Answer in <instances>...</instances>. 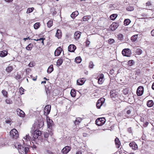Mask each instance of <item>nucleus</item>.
<instances>
[{
  "mask_svg": "<svg viewBox=\"0 0 154 154\" xmlns=\"http://www.w3.org/2000/svg\"><path fill=\"white\" fill-rule=\"evenodd\" d=\"M32 132L33 134H32L31 137H30L29 134H26L24 137L23 139L26 141H35L38 137V136H40L42 134L41 131L38 129H35V127L33 126L32 128Z\"/></svg>",
  "mask_w": 154,
  "mask_h": 154,
  "instance_id": "f257e3e1",
  "label": "nucleus"
},
{
  "mask_svg": "<svg viewBox=\"0 0 154 154\" xmlns=\"http://www.w3.org/2000/svg\"><path fill=\"white\" fill-rule=\"evenodd\" d=\"M10 135L13 138L16 139L19 136L18 131L15 129H13L10 132Z\"/></svg>",
  "mask_w": 154,
  "mask_h": 154,
  "instance_id": "f03ea898",
  "label": "nucleus"
},
{
  "mask_svg": "<svg viewBox=\"0 0 154 154\" xmlns=\"http://www.w3.org/2000/svg\"><path fill=\"white\" fill-rule=\"evenodd\" d=\"M122 54L124 56L130 57L131 54V52L129 48H125L122 51Z\"/></svg>",
  "mask_w": 154,
  "mask_h": 154,
  "instance_id": "7ed1b4c3",
  "label": "nucleus"
},
{
  "mask_svg": "<svg viewBox=\"0 0 154 154\" xmlns=\"http://www.w3.org/2000/svg\"><path fill=\"white\" fill-rule=\"evenodd\" d=\"M106 120L104 117L97 119L95 121L97 125H103L106 122Z\"/></svg>",
  "mask_w": 154,
  "mask_h": 154,
  "instance_id": "20e7f679",
  "label": "nucleus"
},
{
  "mask_svg": "<svg viewBox=\"0 0 154 154\" xmlns=\"http://www.w3.org/2000/svg\"><path fill=\"white\" fill-rule=\"evenodd\" d=\"M105 100L104 98H101L97 100L96 104V106L97 108H100L101 106L104 104Z\"/></svg>",
  "mask_w": 154,
  "mask_h": 154,
  "instance_id": "39448f33",
  "label": "nucleus"
},
{
  "mask_svg": "<svg viewBox=\"0 0 154 154\" xmlns=\"http://www.w3.org/2000/svg\"><path fill=\"white\" fill-rule=\"evenodd\" d=\"M110 97L114 99L118 98L119 94L118 92L116 91V90H113L110 91Z\"/></svg>",
  "mask_w": 154,
  "mask_h": 154,
  "instance_id": "423d86ee",
  "label": "nucleus"
},
{
  "mask_svg": "<svg viewBox=\"0 0 154 154\" xmlns=\"http://www.w3.org/2000/svg\"><path fill=\"white\" fill-rule=\"evenodd\" d=\"M144 92V88L142 86H139L137 90L136 94L137 96H141Z\"/></svg>",
  "mask_w": 154,
  "mask_h": 154,
  "instance_id": "0eeeda50",
  "label": "nucleus"
},
{
  "mask_svg": "<svg viewBox=\"0 0 154 154\" xmlns=\"http://www.w3.org/2000/svg\"><path fill=\"white\" fill-rule=\"evenodd\" d=\"M51 106L50 105H48L45 107L44 109V114L47 116L50 112Z\"/></svg>",
  "mask_w": 154,
  "mask_h": 154,
  "instance_id": "6e6552de",
  "label": "nucleus"
},
{
  "mask_svg": "<svg viewBox=\"0 0 154 154\" xmlns=\"http://www.w3.org/2000/svg\"><path fill=\"white\" fill-rule=\"evenodd\" d=\"M17 113L18 115L21 117H24L25 116L24 112L19 108H18L16 110Z\"/></svg>",
  "mask_w": 154,
  "mask_h": 154,
  "instance_id": "1a4fd4ad",
  "label": "nucleus"
},
{
  "mask_svg": "<svg viewBox=\"0 0 154 154\" xmlns=\"http://www.w3.org/2000/svg\"><path fill=\"white\" fill-rule=\"evenodd\" d=\"M98 83L99 84H102L104 81V75L102 73L100 74L98 76Z\"/></svg>",
  "mask_w": 154,
  "mask_h": 154,
  "instance_id": "9d476101",
  "label": "nucleus"
},
{
  "mask_svg": "<svg viewBox=\"0 0 154 154\" xmlns=\"http://www.w3.org/2000/svg\"><path fill=\"white\" fill-rule=\"evenodd\" d=\"M71 149L70 146H66L62 150L61 152L63 154H66Z\"/></svg>",
  "mask_w": 154,
  "mask_h": 154,
  "instance_id": "9b49d317",
  "label": "nucleus"
},
{
  "mask_svg": "<svg viewBox=\"0 0 154 154\" xmlns=\"http://www.w3.org/2000/svg\"><path fill=\"white\" fill-rule=\"evenodd\" d=\"M62 51V49L60 47H58L54 52V55L55 56H59Z\"/></svg>",
  "mask_w": 154,
  "mask_h": 154,
  "instance_id": "f8f14e48",
  "label": "nucleus"
},
{
  "mask_svg": "<svg viewBox=\"0 0 154 154\" xmlns=\"http://www.w3.org/2000/svg\"><path fill=\"white\" fill-rule=\"evenodd\" d=\"M119 24L116 23H113L110 26V28L112 31L115 30L118 27Z\"/></svg>",
  "mask_w": 154,
  "mask_h": 154,
  "instance_id": "ddd939ff",
  "label": "nucleus"
},
{
  "mask_svg": "<svg viewBox=\"0 0 154 154\" xmlns=\"http://www.w3.org/2000/svg\"><path fill=\"white\" fill-rule=\"evenodd\" d=\"M86 81L85 78L79 79L77 80V84L78 85H83Z\"/></svg>",
  "mask_w": 154,
  "mask_h": 154,
  "instance_id": "4468645a",
  "label": "nucleus"
},
{
  "mask_svg": "<svg viewBox=\"0 0 154 154\" xmlns=\"http://www.w3.org/2000/svg\"><path fill=\"white\" fill-rule=\"evenodd\" d=\"M76 48L74 45H70L68 46V50L70 52H74L76 49Z\"/></svg>",
  "mask_w": 154,
  "mask_h": 154,
  "instance_id": "2eb2a0df",
  "label": "nucleus"
},
{
  "mask_svg": "<svg viewBox=\"0 0 154 154\" xmlns=\"http://www.w3.org/2000/svg\"><path fill=\"white\" fill-rule=\"evenodd\" d=\"M29 151V147H25L24 148V151L22 150L21 149L19 150V152L20 154H27Z\"/></svg>",
  "mask_w": 154,
  "mask_h": 154,
  "instance_id": "dca6fc26",
  "label": "nucleus"
},
{
  "mask_svg": "<svg viewBox=\"0 0 154 154\" xmlns=\"http://www.w3.org/2000/svg\"><path fill=\"white\" fill-rule=\"evenodd\" d=\"M34 41H39V43L42 44V45H44V40H45V38L44 37L38 38L37 39H32Z\"/></svg>",
  "mask_w": 154,
  "mask_h": 154,
  "instance_id": "f3484780",
  "label": "nucleus"
},
{
  "mask_svg": "<svg viewBox=\"0 0 154 154\" xmlns=\"http://www.w3.org/2000/svg\"><path fill=\"white\" fill-rule=\"evenodd\" d=\"M129 145L133 149L136 150L137 149V145L135 142H131L129 143Z\"/></svg>",
  "mask_w": 154,
  "mask_h": 154,
  "instance_id": "a211bd4d",
  "label": "nucleus"
},
{
  "mask_svg": "<svg viewBox=\"0 0 154 154\" xmlns=\"http://www.w3.org/2000/svg\"><path fill=\"white\" fill-rule=\"evenodd\" d=\"M81 32L79 31L76 32L74 34V38L76 40H78L80 37Z\"/></svg>",
  "mask_w": 154,
  "mask_h": 154,
  "instance_id": "6ab92c4d",
  "label": "nucleus"
},
{
  "mask_svg": "<svg viewBox=\"0 0 154 154\" xmlns=\"http://www.w3.org/2000/svg\"><path fill=\"white\" fill-rule=\"evenodd\" d=\"M62 35V33L60 30L58 29L55 35V36L58 38H60Z\"/></svg>",
  "mask_w": 154,
  "mask_h": 154,
  "instance_id": "aec40b11",
  "label": "nucleus"
},
{
  "mask_svg": "<svg viewBox=\"0 0 154 154\" xmlns=\"http://www.w3.org/2000/svg\"><path fill=\"white\" fill-rule=\"evenodd\" d=\"M14 146L15 147L17 148L18 150L21 149V146H22L20 143L19 142L16 141L14 143Z\"/></svg>",
  "mask_w": 154,
  "mask_h": 154,
  "instance_id": "412c9836",
  "label": "nucleus"
},
{
  "mask_svg": "<svg viewBox=\"0 0 154 154\" xmlns=\"http://www.w3.org/2000/svg\"><path fill=\"white\" fill-rule=\"evenodd\" d=\"M13 69L14 68L12 66H9L6 68L5 70L7 73H9L12 71Z\"/></svg>",
  "mask_w": 154,
  "mask_h": 154,
  "instance_id": "4be33fe9",
  "label": "nucleus"
},
{
  "mask_svg": "<svg viewBox=\"0 0 154 154\" xmlns=\"http://www.w3.org/2000/svg\"><path fill=\"white\" fill-rule=\"evenodd\" d=\"M79 13L77 11H76L73 12L71 14V17L73 19H74L75 17L79 15Z\"/></svg>",
  "mask_w": 154,
  "mask_h": 154,
  "instance_id": "5701e85b",
  "label": "nucleus"
},
{
  "mask_svg": "<svg viewBox=\"0 0 154 154\" xmlns=\"http://www.w3.org/2000/svg\"><path fill=\"white\" fill-rule=\"evenodd\" d=\"M8 54V52L7 51L3 50L0 51V57H4L6 56Z\"/></svg>",
  "mask_w": 154,
  "mask_h": 154,
  "instance_id": "b1692460",
  "label": "nucleus"
},
{
  "mask_svg": "<svg viewBox=\"0 0 154 154\" xmlns=\"http://www.w3.org/2000/svg\"><path fill=\"white\" fill-rule=\"evenodd\" d=\"M82 120V119L79 117L76 118L74 122V124L76 125L79 124Z\"/></svg>",
  "mask_w": 154,
  "mask_h": 154,
  "instance_id": "393cba45",
  "label": "nucleus"
},
{
  "mask_svg": "<svg viewBox=\"0 0 154 154\" xmlns=\"http://www.w3.org/2000/svg\"><path fill=\"white\" fill-rule=\"evenodd\" d=\"M52 126H48V131L51 135H52L53 134Z\"/></svg>",
  "mask_w": 154,
  "mask_h": 154,
  "instance_id": "a878e982",
  "label": "nucleus"
},
{
  "mask_svg": "<svg viewBox=\"0 0 154 154\" xmlns=\"http://www.w3.org/2000/svg\"><path fill=\"white\" fill-rule=\"evenodd\" d=\"M63 61V59L61 57L57 61V66H59L62 64Z\"/></svg>",
  "mask_w": 154,
  "mask_h": 154,
  "instance_id": "bb28decb",
  "label": "nucleus"
},
{
  "mask_svg": "<svg viewBox=\"0 0 154 154\" xmlns=\"http://www.w3.org/2000/svg\"><path fill=\"white\" fill-rule=\"evenodd\" d=\"M47 125H52L53 124V122L52 120L50 119L48 117H47Z\"/></svg>",
  "mask_w": 154,
  "mask_h": 154,
  "instance_id": "cd10ccee",
  "label": "nucleus"
},
{
  "mask_svg": "<svg viewBox=\"0 0 154 154\" xmlns=\"http://www.w3.org/2000/svg\"><path fill=\"white\" fill-rule=\"evenodd\" d=\"M53 70V66L52 64H51L48 67L47 70V72L49 74L51 73Z\"/></svg>",
  "mask_w": 154,
  "mask_h": 154,
  "instance_id": "c85d7f7f",
  "label": "nucleus"
},
{
  "mask_svg": "<svg viewBox=\"0 0 154 154\" xmlns=\"http://www.w3.org/2000/svg\"><path fill=\"white\" fill-rule=\"evenodd\" d=\"M5 122L7 124L11 125L13 122L12 119L9 117H7V118H5Z\"/></svg>",
  "mask_w": 154,
  "mask_h": 154,
  "instance_id": "c756f323",
  "label": "nucleus"
},
{
  "mask_svg": "<svg viewBox=\"0 0 154 154\" xmlns=\"http://www.w3.org/2000/svg\"><path fill=\"white\" fill-rule=\"evenodd\" d=\"M115 144L117 146V148H119L120 146L121 143L119 140V139L117 137H116V138L115 139Z\"/></svg>",
  "mask_w": 154,
  "mask_h": 154,
  "instance_id": "7c9ffc66",
  "label": "nucleus"
},
{
  "mask_svg": "<svg viewBox=\"0 0 154 154\" xmlns=\"http://www.w3.org/2000/svg\"><path fill=\"white\" fill-rule=\"evenodd\" d=\"M33 47L32 44H29L26 48V49L28 51H31Z\"/></svg>",
  "mask_w": 154,
  "mask_h": 154,
  "instance_id": "2f4dec72",
  "label": "nucleus"
},
{
  "mask_svg": "<svg viewBox=\"0 0 154 154\" xmlns=\"http://www.w3.org/2000/svg\"><path fill=\"white\" fill-rule=\"evenodd\" d=\"M91 16L90 15L85 16H84L82 18V20L83 21H88L91 18Z\"/></svg>",
  "mask_w": 154,
  "mask_h": 154,
  "instance_id": "473e14b6",
  "label": "nucleus"
},
{
  "mask_svg": "<svg viewBox=\"0 0 154 154\" xmlns=\"http://www.w3.org/2000/svg\"><path fill=\"white\" fill-rule=\"evenodd\" d=\"M117 16L118 15L117 14H113L110 16L109 17L111 20H114L116 18Z\"/></svg>",
  "mask_w": 154,
  "mask_h": 154,
  "instance_id": "72a5a7b5",
  "label": "nucleus"
},
{
  "mask_svg": "<svg viewBox=\"0 0 154 154\" xmlns=\"http://www.w3.org/2000/svg\"><path fill=\"white\" fill-rule=\"evenodd\" d=\"M153 102L152 100H148L147 102V105L149 107H152L153 106Z\"/></svg>",
  "mask_w": 154,
  "mask_h": 154,
  "instance_id": "f704fd0d",
  "label": "nucleus"
},
{
  "mask_svg": "<svg viewBox=\"0 0 154 154\" xmlns=\"http://www.w3.org/2000/svg\"><path fill=\"white\" fill-rule=\"evenodd\" d=\"M2 94L3 96L5 97H8V93L7 91L5 90H3L2 91Z\"/></svg>",
  "mask_w": 154,
  "mask_h": 154,
  "instance_id": "c9c22d12",
  "label": "nucleus"
},
{
  "mask_svg": "<svg viewBox=\"0 0 154 154\" xmlns=\"http://www.w3.org/2000/svg\"><path fill=\"white\" fill-rule=\"evenodd\" d=\"M53 25V21L52 20H49L47 23V26L48 27L50 28Z\"/></svg>",
  "mask_w": 154,
  "mask_h": 154,
  "instance_id": "e433bc0d",
  "label": "nucleus"
},
{
  "mask_svg": "<svg viewBox=\"0 0 154 154\" xmlns=\"http://www.w3.org/2000/svg\"><path fill=\"white\" fill-rule=\"evenodd\" d=\"M138 35H135L132 36L131 38V40L132 42H134L136 41L138 37Z\"/></svg>",
  "mask_w": 154,
  "mask_h": 154,
  "instance_id": "4c0bfd02",
  "label": "nucleus"
},
{
  "mask_svg": "<svg viewBox=\"0 0 154 154\" xmlns=\"http://www.w3.org/2000/svg\"><path fill=\"white\" fill-rule=\"evenodd\" d=\"M131 22V20L128 19H125L124 22V23L125 26L128 25Z\"/></svg>",
  "mask_w": 154,
  "mask_h": 154,
  "instance_id": "58836bf2",
  "label": "nucleus"
},
{
  "mask_svg": "<svg viewBox=\"0 0 154 154\" xmlns=\"http://www.w3.org/2000/svg\"><path fill=\"white\" fill-rule=\"evenodd\" d=\"M40 26V24L39 22L36 23L34 25V28L35 29H38Z\"/></svg>",
  "mask_w": 154,
  "mask_h": 154,
  "instance_id": "ea45409f",
  "label": "nucleus"
},
{
  "mask_svg": "<svg viewBox=\"0 0 154 154\" xmlns=\"http://www.w3.org/2000/svg\"><path fill=\"white\" fill-rule=\"evenodd\" d=\"M70 94L72 97H75L76 95V91L74 90H72L70 92Z\"/></svg>",
  "mask_w": 154,
  "mask_h": 154,
  "instance_id": "a19ab883",
  "label": "nucleus"
},
{
  "mask_svg": "<svg viewBox=\"0 0 154 154\" xmlns=\"http://www.w3.org/2000/svg\"><path fill=\"white\" fill-rule=\"evenodd\" d=\"M82 59L81 57H77L75 59V62L78 63H80Z\"/></svg>",
  "mask_w": 154,
  "mask_h": 154,
  "instance_id": "79ce46f5",
  "label": "nucleus"
},
{
  "mask_svg": "<svg viewBox=\"0 0 154 154\" xmlns=\"http://www.w3.org/2000/svg\"><path fill=\"white\" fill-rule=\"evenodd\" d=\"M134 8L132 6H129L126 8V10L128 11H132L134 10Z\"/></svg>",
  "mask_w": 154,
  "mask_h": 154,
  "instance_id": "37998d69",
  "label": "nucleus"
},
{
  "mask_svg": "<svg viewBox=\"0 0 154 154\" xmlns=\"http://www.w3.org/2000/svg\"><path fill=\"white\" fill-rule=\"evenodd\" d=\"M117 36L118 38L120 40H122L123 39V35L122 34L119 33Z\"/></svg>",
  "mask_w": 154,
  "mask_h": 154,
  "instance_id": "c03bdc74",
  "label": "nucleus"
},
{
  "mask_svg": "<svg viewBox=\"0 0 154 154\" xmlns=\"http://www.w3.org/2000/svg\"><path fill=\"white\" fill-rule=\"evenodd\" d=\"M136 52L137 54L140 55L142 54V51L140 49L137 48L136 50Z\"/></svg>",
  "mask_w": 154,
  "mask_h": 154,
  "instance_id": "a18cd8bd",
  "label": "nucleus"
},
{
  "mask_svg": "<svg viewBox=\"0 0 154 154\" xmlns=\"http://www.w3.org/2000/svg\"><path fill=\"white\" fill-rule=\"evenodd\" d=\"M134 62L133 60H129L128 62V65L130 66L133 65Z\"/></svg>",
  "mask_w": 154,
  "mask_h": 154,
  "instance_id": "49530a36",
  "label": "nucleus"
},
{
  "mask_svg": "<svg viewBox=\"0 0 154 154\" xmlns=\"http://www.w3.org/2000/svg\"><path fill=\"white\" fill-rule=\"evenodd\" d=\"M34 9V8L33 7L28 8L26 12L28 14L32 12L33 11Z\"/></svg>",
  "mask_w": 154,
  "mask_h": 154,
  "instance_id": "de8ad7c7",
  "label": "nucleus"
},
{
  "mask_svg": "<svg viewBox=\"0 0 154 154\" xmlns=\"http://www.w3.org/2000/svg\"><path fill=\"white\" fill-rule=\"evenodd\" d=\"M5 102L7 104H11L12 103V101L10 98L6 99Z\"/></svg>",
  "mask_w": 154,
  "mask_h": 154,
  "instance_id": "09e8293b",
  "label": "nucleus"
},
{
  "mask_svg": "<svg viewBox=\"0 0 154 154\" xmlns=\"http://www.w3.org/2000/svg\"><path fill=\"white\" fill-rule=\"evenodd\" d=\"M38 125H44V122L43 120L42 119H40L38 120Z\"/></svg>",
  "mask_w": 154,
  "mask_h": 154,
  "instance_id": "8fccbe9b",
  "label": "nucleus"
},
{
  "mask_svg": "<svg viewBox=\"0 0 154 154\" xmlns=\"http://www.w3.org/2000/svg\"><path fill=\"white\" fill-rule=\"evenodd\" d=\"M108 42L109 44H112L115 42V40L113 39L110 38L108 40Z\"/></svg>",
  "mask_w": 154,
  "mask_h": 154,
  "instance_id": "3c124183",
  "label": "nucleus"
},
{
  "mask_svg": "<svg viewBox=\"0 0 154 154\" xmlns=\"http://www.w3.org/2000/svg\"><path fill=\"white\" fill-rule=\"evenodd\" d=\"M49 134H48L47 132H45L43 134L44 137L45 138L47 139L49 136Z\"/></svg>",
  "mask_w": 154,
  "mask_h": 154,
  "instance_id": "603ef678",
  "label": "nucleus"
},
{
  "mask_svg": "<svg viewBox=\"0 0 154 154\" xmlns=\"http://www.w3.org/2000/svg\"><path fill=\"white\" fill-rule=\"evenodd\" d=\"M15 78L17 79H19L21 78V76L20 74H17L15 75Z\"/></svg>",
  "mask_w": 154,
  "mask_h": 154,
  "instance_id": "864d4df0",
  "label": "nucleus"
},
{
  "mask_svg": "<svg viewBox=\"0 0 154 154\" xmlns=\"http://www.w3.org/2000/svg\"><path fill=\"white\" fill-rule=\"evenodd\" d=\"M85 43H86V45H85L86 46V47H88L90 43V42L89 40L88 39H87L86 40Z\"/></svg>",
  "mask_w": 154,
  "mask_h": 154,
  "instance_id": "5fc2aeb1",
  "label": "nucleus"
},
{
  "mask_svg": "<svg viewBox=\"0 0 154 154\" xmlns=\"http://www.w3.org/2000/svg\"><path fill=\"white\" fill-rule=\"evenodd\" d=\"M94 64L92 62L90 61L89 63V67L90 68L92 69L93 68Z\"/></svg>",
  "mask_w": 154,
  "mask_h": 154,
  "instance_id": "6e6d98bb",
  "label": "nucleus"
},
{
  "mask_svg": "<svg viewBox=\"0 0 154 154\" xmlns=\"http://www.w3.org/2000/svg\"><path fill=\"white\" fill-rule=\"evenodd\" d=\"M24 89L22 87H21L20 88L19 91L21 94H23V92H24Z\"/></svg>",
  "mask_w": 154,
  "mask_h": 154,
  "instance_id": "4d7b16f0",
  "label": "nucleus"
},
{
  "mask_svg": "<svg viewBox=\"0 0 154 154\" xmlns=\"http://www.w3.org/2000/svg\"><path fill=\"white\" fill-rule=\"evenodd\" d=\"M123 92L125 94H127L128 93V90L126 88L124 89L123 91Z\"/></svg>",
  "mask_w": 154,
  "mask_h": 154,
  "instance_id": "13d9d810",
  "label": "nucleus"
},
{
  "mask_svg": "<svg viewBox=\"0 0 154 154\" xmlns=\"http://www.w3.org/2000/svg\"><path fill=\"white\" fill-rule=\"evenodd\" d=\"M131 113V110L130 109H128L126 111V113L128 115H130Z\"/></svg>",
  "mask_w": 154,
  "mask_h": 154,
  "instance_id": "bf43d9fd",
  "label": "nucleus"
},
{
  "mask_svg": "<svg viewBox=\"0 0 154 154\" xmlns=\"http://www.w3.org/2000/svg\"><path fill=\"white\" fill-rule=\"evenodd\" d=\"M114 70L113 69H112L110 70L109 72V73L111 75H112L114 73Z\"/></svg>",
  "mask_w": 154,
  "mask_h": 154,
  "instance_id": "052dcab7",
  "label": "nucleus"
},
{
  "mask_svg": "<svg viewBox=\"0 0 154 154\" xmlns=\"http://www.w3.org/2000/svg\"><path fill=\"white\" fill-rule=\"evenodd\" d=\"M2 140H1L0 141V145L2 146L5 145V143H2V142H1Z\"/></svg>",
  "mask_w": 154,
  "mask_h": 154,
  "instance_id": "680f3d73",
  "label": "nucleus"
},
{
  "mask_svg": "<svg viewBox=\"0 0 154 154\" xmlns=\"http://www.w3.org/2000/svg\"><path fill=\"white\" fill-rule=\"evenodd\" d=\"M146 5L147 6H149L151 5V4L150 2L149 1L146 3Z\"/></svg>",
  "mask_w": 154,
  "mask_h": 154,
  "instance_id": "e2e57ef3",
  "label": "nucleus"
},
{
  "mask_svg": "<svg viewBox=\"0 0 154 154\" xmlns=\"http://www.w3.org/2000/svg\"><path fill=\"white\" fill-rule=\"evenodd\" d=\"M128 131L129 133H131L132 131H131V128H128Z\"/></svg>",
  "mask_w": 154,
  "mask_h": 154,
  "instance_id": "0e129e2a",
  "label": "nucleus"
},
{
  "mask_svg": "<svg viewBox=\"0 0 154 154\" xmlns=\"http://www.w3.org/2000/svg\"><path fill=\"white\" fill-rule=\"evenodd\" d=\"M28 39H30V38H29V37H27L26 38H23V40L26 41V40H27Z\"/></svg>",
  "mask_w": 154,
  "mask_h": 154,
  "instance_id": "69168bd1",
  "label": "nucleus"
},
{
  "mask_svg": "<svg viewBox=\"0 0 154 154\" xmlns=\"http://www.w3.org/2000/svg\"><path fill=\"white\" fill-rule=\"evenodd\" d=\"M47 154H54L52 152L49 151H47Z\"/></svg>",
  "mask_w": 154,
  "mask_h": 154,
  "instance_id": "338daca9",
  "label": "nucleus"
},
{
  "mask_svg": "<svg viewBox=\"0 0 154 154\" xmlns=\"http://www.w3.org/2000/svg\"><path fill=\"white\" fill-rule=\"evenodd\" d=\"M76 154H82V152L80 151H79L77 152Z\"/></svg>",
  "mask_w": 154,
  "mask_h": 154,
  "instance_id": "774afa93",
  "label": "nucleus"
}]
</instances>
